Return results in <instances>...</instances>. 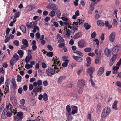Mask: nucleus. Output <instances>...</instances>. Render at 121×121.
I'll use <instances>...</instances> for the list:
<instances>
[{"label":"nucleus","instance_id":"obj_39","mask_svg":"<svg viewBox=\"0 0 121 121\" xmlns=\"http://www.w3.org/2000/svg\"><path fill=\"white\" fill-rule=\"evenodd\" d=\"M75 53L78 54L81 56L82 57L83 56V53L79 51H76L74 52Z\"/></svg>","mask_w":121,"mask_h":121},{"label":"nucleus","instance_id":"obj_60","mask_svg":"<svg viewBox=\"0 0 121 121\" xmlns=\"http://www.w3.org/2000/svg\"><path fill=\"white\" fill-rule=\"evenodd\" d=\"M96 35V34L95 32H94L92 33L91 35V37L92 38H94Z\"/></svg>","mask_w":121,"mask_h":121},{"label":"nucleus","instance_id":"obj_55","mask_svg":"<svg viewBox=\"0 0 121 121\" xmlns=\"http://www.w3.org/2000/svg\"><path fill=\"white\" fill-rule=\"evenodd\" d=\"M116 85L118 86L121 88V83L119 81H118L116 83Z\"/></svg>","mask_w":121,"mask_h":121},{"label":"nucleus","instance_id":"obj_31","mask_svg":"<svg viewBox=\"0 0 121 121\" xmlns=\"http://www.w3.org/2000/svg\"><path fill=\"white\" fill-rule=\"evenodd\" d=\"M17 53L20 55V58H22L24 54L23 51L21 50H19L18 51Z\"/></svg>","mask_w":121,"mask_h":121},{"label":"nucleus","instance_id":"obj_21","mask_svg":"<svg viewBox=\"0 0 121 121\" xmlns=\"http://www.w3.org/2000/svg\"><path fill=\"white\" fill-rule=\"evenodd\" d=\"M16 61L13 59V58H12L10 61V66L12 68L13 66L15 63H16Z\"/></svg>","mask_w":121,"mask_h":121},{"label":"nucleus","instance_id":"obj_57","mask_svg":"<svg viewBox=\"0 0 121 121\" xmlns=\"http://www.w3.org/2000/svg\"><path fill=\"white\" fill-rule=\"evenodd\" d=\"M12 114V112H7L6 115L8 117H10L11 116Z\"/></svg>","mask_w":121,"mask_h":121},{"label":"nucleus","instance_id":"obj_22","mask_svg":"<svg viewBox=\"0 0 121 121\" xmlns=\"http://www.w3.org/2000/svg\"><path fill=\"white\" fill-rule=\"evenodd\" d=\"M7 112L6 110L5 109L3 112L1 116V118L3 119H5L6 117V114L5 115L6 112Z\"/></svg>","mask_w":121,"mask_h":121},{"label":"nucleus","instance_id":"obj_58","mask_svg":"<svg viewBox=\"0 0 121 121\" xmlns=\"http://www.w3.org/2000/svg\"><path fill=\"white\" fill-rule=\"evenodd\" d=\"M0 72L1 73L4 74L5 73L4 69V68L2 67L0 69Z\"/></svg>","mask_w":121,"mask_h":121},{"label":"nucleus","instance_id":"obj_15","mask_svg":"<svg viewBox=\"0 0 121 121\" xmlns=\"http://www.w3.org/2000/svg\"><path fill=\"white\" fill-rule=\"evenodd\" d=\"M59 23L62 26H65V27H64V29H67V26L69 25V23L67 22H63L62 21H60L59 22Z\"/></svg>","mask_w":121,"mask_h":121},{"label":"nucleus","instance_id":"obj_6","mask_svg":"<svg viewBox=\"0 0 121 121\" xmlns=\"http://www.w3.org/2000/svg\"><path fill=\"white\" fill-rule=\"evenodd\" d=\"M119 49V47L118 45L114 47L112 50V53L115 55L116 54Z\"/></svg>","mask_w":121,"mask_h":121},{"label":"nucleus","instance_id":"obj_27","mask_svg":"<svg viewBox=\"0 0 121 121\" xmlns=\"http://www.w3.org/2000/svg\"><path fill=\"white\" fill-rule=\"evenodd\" d=\"M101 58L100 57H97L95 59V63L96 64H99L101 63Z\"/></svg>","mask_w":121,"mask_h":121},{"label":"nucleus","instance_id":"obj_59","mask_svg":"<svg viewBox=\"0 0 121 121\" xmlns=\"http://www.w3.org/2000/svg\"><path fill=\"white\" fill-rule=\"evenodd\" d=\"M65 44L64 43H60L58 46L60 48H62L64 46Z\"/></svg>","mask_w":121,"mask_h":121},{"label":"nucleus","instance_id":"obj_64","mask_svg":"<svg viewBox=\"0 0 121 121\" xmlns=\"http://www.w3.org/2000/svg\"><path fill=\"white\" fill-rule=\"evenodd\" d=\"M14 119L15 121H19L20 120V118L18 116H15L14 117Z\"/></svg>","mask_w":121,"mask_h":121},{"label":"nucleus","instance_id":"obj_23","mask_svg":"<svg viewBox=\"0 0 121 121\" xmlns=\"http://www.w3.org/2000/svg\"><path fill=\"white\" fill-rule=\"evenodd\" d=\"M95 53L97 55L100 56L101 55L102 51L101 50H98V48L96 49L95 50Z\"/></svg>","mask_w":121,"mask_h":121},{"label":"nucleus","instance_id":"obj_51","mask_svg":"<svg viewBox=\"0 0 121 121\" xmlns=\"http://www.w3.org/2000/svg\"><path fill=\"white\" fill-rule=\"evenodd\" d=\"M22 78L21 77L20 75H18L17 76V80L18 82H20L21 81Z\"/></svg>","mask_w":121,"mask_h":121},{"label":"nucleus","instance_id":"obj_11","mask_svg":"<svg viewBox=\"0 0 121 121\" xmlns=\"http://www.w3.org/2000/svg\"><path fill=\"white\" fill-rule=\"evenodd\" d=\"M42 81L41 80H39L37 81V82H34L33 85L34 86L36 87L38 85V87H39L40 85L42 84Z\"/></svg>","mask_w":121,"mask_h":121},{"label":"nucleus","instance_id":"obj_63","mask_svg":"<svg viewBox=\"0 0 121 121\" xmlns=\"http://www.w3.org/2000/svg\"><path fill=\"white\" fill-rule=\"evenodd\" d=\"M20 14V13L19 12H17L15 13V16L16 17H19Z\"/></svg>","mask_w":121,"mask_h":121},{"label":"nucleus","instance_id":"obj_16","mask_svg":"<svg viewBox=\"0 0 121 121\" xmlns=\"http://www.w3.org/2000/svg\"><path fill=\"white\" fill-rule=\"evenodd\" d=\"M73 57L74 59L78 62H81L82 61L83 59L81 57H78L75 56H73Z\"/></svg>","mask_w":121,"mask_h":121},{"label":"nucleus","instance_id":"obj_33","mask_svg":"<svg viewBox=\"0 0 121 121\" xmlns=\"http://www.w3.org/2000/svg\"><path fill=\"white\" fill-rule=\"evenodd\" d=\"M12 58H13L16 61H17L19 59V58L17 53H14L13 56V57Z\"/></svg>","mask_w":121,"mask_h":121},{"label":"nucleus","instance_id":"obj_18","mask_svg":"<svg viewBox=\"0 0 121 121\" xmlns=\"http://www.w3.org/2000/svg\"><path fill=\"white\" fill-rule=\"evenodd\" d=\"M47 8L49 9L56 10L57 9V8L54 4H51Z\"/></svg>","mask_w":121,"mask_h":121},{"label":"nucleus","instance_id":"obj_24","mask_svg":"<svg viewBox=\"0 0 121 121\" xmlns=\"http://www.w3.org/2000/svg\"><path fill=\"white\" fill-rule=\"evenodd\" d=\"M97 23L99 26H103L104 24V23L101 20H99L97 21Z\"/></svg>","mask_w":121,"mask_h":121},{"label":"nucleus","instance_id":"obj_13","mask_svg":"<svg viewBox=\"0 0 121 121\" xmlns=\"http://www.w3.org/2000/svg\"><path fill=\"white\" fill-rule=\"evenodd\" d=\"M85 85V82L84 80L83 79L80 80L78 81V86L83 87Z\"/></svg>","mask_w":121,"mask_h":121},{"label":"nucleus","instance_id":"obj_19","mask_svg":"<svg viewBox=\"0 0 121 121\" xmlns=\"http://www.w3.org/2000/svg\"><path fill=\"white\" fill-rule=\"evenodd\" d=\"M118 102L117 100L115 101L112 105V108L116 110H117V104Z\"/></svg>","mask_w":121,"mask_h":121},{"label":"nucleus","instance_id":"obj_17","mask_svg":"<svg viewBox=\"0 0 121 121\" xmlns=\"http://www.w3.org/2000/svg\"><path fill=\"white\" fill-rule=\"evenodd\" d=\"M78 110V108L75 106H73L72 107V113L74 115L77 113Z\"/></svg>","mask_w":121,"mask_h":121},{"label":"nucleus","instance_id":"obj_56","mask_svg":"<svg viewBox=\"0 0 121 121\" xmlns=\"http://www.w3.org/2000/svg\"><path fill=\"white\" fill-rule=\"evenodd\" d=\"M81 36L80 34L79 33H77L74 36V37L76 38H78Z\"/></svg>","mask_w":121,"mask_h":121},{"label":"nucleus","instance_id":"obj_3","mask_svg":"<svg viewBox=\"0 0 121 121\" xmlns=\"http://www.w3.org/2000/svg\"><path fill=\"white\" fill-rule=\"evenodd\" d=\"M78 24L76 22H73L72 27L69 25L67 26V28H70L71 29V32H74L75 31L77 30V28L78 27Z\"/></svg>","mask_w":121,"mask_h":121},{"label":"nucleus","instance_id":"obj_54","mask_svg":"<svg viewBox=\"0 0 121 121\" xmlns=\"http://www.w3.org/2000/svg\"><path fill=\"white\" fill-rule=\"evenodd\" d=\"M69 61H65V62L63 63L62 66L64 67H66Z\"/></svg>","mask_w":121,"mask_h":121},{"label":"nucleus","instance_id":"obj_45","mask_svg":"<svg viewBox=\"0 0 121 121\" xmlns=\"http://www.w3.org/2000/svg\"><path fill=\"white\" fill-rule=\"evenodd\" d=\"M47 55L48 57H52L53 55V54L52 52H49L47 53Z\"/></svg>","mask_w":121,"mask_h":121},{"label":"nucleus","instance_id":"obj_1","mask_svg":"<svg viewBox=\"0 0 121 121\" xmlns=\"http://www.w3.org/2000/svg\"><path fill=\"white\" fill-rule=\"evenodd\" d=\"M58 59L56 58V57L53 58L54 65H52L53 66H54V68L51 67H49L46 70V73L47 75L50 76H52L55 73V71L56 72H58L59 71V68L60 67V63L59 61H58Z\"/></svg>","mask_w":121,"mask_h":121},{"label":"nucleus","instance_id":"obj_2","mask_svg":"<svg viewBox=\"0 0 121 121\" xmlns=\"http://www.w3.org/2000/svg\"><path fill=\"white\" fill-rule=\"evenodd\" d=\"M110 111L111 109L109 107H105L103 110L101 114L102 117L103 118L107 117L109 115Z\"/></svg>","mask_w":121,"mask_h":121},{"label":"nucleus","instance_id":"obj_35","mask_svg":"<svg viewBox=\"0 0 121 121\" xmlns=\"http://www.w3.org/2000/svg\"><path fill=\"white\" fill-rule=\"evenodd\" d=\"M20 28L22 31L24 33L26 32V29L25 27L23 26H22L20 27Z\"/></svg>","mask_w":121,"mask_h":121},{"label":"nucleus","instance_id":"obj_42","mask_svg":"<svg viewBox=\"0 0 121 121\" xmlns=\"http://www.w3.org/2000/svg\"><path fill=\"white\" fill-rule=\"evenodd\" d=\"M4 79V77L2 76L0 77V86L3 84Z\"/></svg>","mask_w":121,"mask_h":121},{"label":"nucleus","instance_id":"obj_28","mask_svg":"<svg viewBox=\"0 0 121 121\" xmlns=\"http://www.w3.org/2000/svg\"><path fill=\"white\" fill-rule=\"evenodd\" d=\"M57 38L58 39V42L59 43L63 42L64 41V39L62 37L60 36L59 34L57 35Z\"/></svg>","mask_w":121,"mask_h":121},{"label":"nucleus","instance_id":"obj_61","mask_svg":"<svg viewBox=\"0 0 121 121\" xmlns=\"http://www.w3.org/2000/svg\"><path fill=\"white\" fill-rule=\"evenodd\" d=\"M100 17V15L99 14H95V19H97Z\"/></svg>","mask_w":121,"mask_h":121},{"label":"nucleus","instance_id":"obj_48","mask_svg":"<svg viewBox=\"0 0 121 121\" xmlns=\"http://www.w3.org/2000/svg\"><path fill=\"white\" fill-rule=\"evenodd\" d=\"M25 103V101L23 99L21 100L20 101V103L21 105H24Z\"/></svg>","mask_w":121,"mask_h":121},{"label":"nucleus","instance_id":"obj_62","mask_svg":"<svg viewBox=\"0 0 121 121\" xmlns=\"http://www.w3.org/2000/svg\"><path fill=\"white\" fill-rule=\"evenodd\" d=\"M28 8H30V10H31L33 9H34L35 8V7L34 6H31V5H29L28 6Z\"/></svg>","mask_w":121,"mask_h":121},{"label":"nucleus","instance_id":"obj_29","mask_svg":"<svg viewBox=\"0 0 121 121\" xmlns=\"http://www.w3.org/2000/svg\"><path fill=\"white\" fill-rule=\"evenodd\" d=\"M105 25L106 27H108V29H110L112 27V25H109V23L107 20L105 21Z\"/></svg>","mask_w":121,"mask_h":121},{"label":"nucleus","instance_id":"obj_10","mask_svg":"<svg viewBox=\"0 0 121 121\" xmlns=\"http://www.w3.org/2000/svg\"><path fill=\"white\" fill-rule=\"evenodd\" d=\"M104 68L103 67H100L97 72V74L99 76L101 75L104 73Z\"/></svg>","mask_w":121,"mask_h":121},{"label":"nucleus","instance_id":"obj_8","mask_svg":"<svg viewBox=\"0 0 121 121\" xmlns=\"http://www.w3.org/2000/svg\"><path fill=\"white\" fill-rule=\"evenodd\" d=\"M37 25L36 22H31L29 23H27L26 24V26L28 28H33Z\"/></svg>","mask_w":121,"mask_h":121},{"label":"nucleus","instance_id":"obj_30","mask_svg":"<svg viewBox=\"0 0 121 121\" xmlns=\"http://www.w3.org/2000/svg\"><path fill=\"white\" fill-rule=\"evenodd\" d=\"M67 30L65 31V33L66 35V36L67 37H69L70 35V31L69 29H66Z\"/></svg>","mask_w":121,"mask_h":121},{"label":"nucleus","instance_id":"obj_53","mask_svg":"<svg viewBox=\"0 0 121 121\" xmlns=\"http://www.w3.org/2000/svg\"><path fill=\"white\" fill-rule=\"evenodd\" d=\"M90 10L92 11L94 10V5L91 4L89 8Z\"/></svg>","mask_w":121,"mask_h":121},{"label":"nucleus","instance_id":"obj_47","mask_svg":"<svg viewBox=\"0 0 121 121\" xmlns=\"http://www.w3.org/2000/svg\"><path fill=\"white\" fill-rule=\"evenodd\" d=\"M55 14V11L53 10L50 13V16L51 17H54Z\"/></svg>","mask_w":121,"mask_h":121},{"label":"nucleus","instance_id":"obj_20","mask_svg":"<svg viewBox=\"0 0 121 121\" xmlns=\"http://www.w3.org/2000/svg\"><path fill=\"white\" fill-rule=\"evenodd\" d=\"M119 66L118 65H116V66L113 67V74L117 73V70L119 68Z\"/></svg>","mask_w":121,"mask_h":121},{"label":"nucleus","instance_id":"obj_41","mask_svg":"<svg viewBox=\"0 0 121 121\" xmlns=\"http://www.w3.org/2000/svg\"><path fill=\"white\" fill-rule=\"evenodd\" d=\"M84 51L85 52H89L91 51H92L93 50H91V49L90 48H85Z\"/></svg>","mask_w":121,"mask_h":121},{"label":"nucleus","instance_id":"obj_38","mask_svg":"<svg viewBox=\"0 0 121 121\" xmlns=\"http://www.w3.org/2000/svg\"><path fill=\"white\" fill-rule=\"evenodd\" d=\"M20 108L24 110L27 111V107H26L24 105H21L20 106Z\"/></svg>","mask_w":121,"mask_h":121},{"label":"nucleus","instance_id":"obj_25","mask_svg":"<svg viewBox=\"0 0 121 121\" xmlns=\"http://www.w3.org/2000/svg\"><path fill=\"white\" fill-rule=\"evenodd\" d=\"M86 60L87 61V63L86 64V66L87 67L89 66L91 62V59L89 57H88L87 58Z\"/></svg>","mask_w":121,"mask_h":121},{"label":"nucleus","instance_id":"obj_52","mask_svg":"<svg viewBox=\"0 0 121 121\" xmlns=\"http://www.w3.org/2000/svg\"><path fill=\"white\" fill-rule=\"evenodd\" d=\"M23 113L22 112H19L17 114V116L20 117H21L23 115Z\"/></svg>","mask_w":121,"mask_h":121},{"label":"nucleus","instance_id":"obj_36","mask_svg":"<svg viewBox=\"0 0 121 121\" xmlns=\"http://www.w3.org/2000/svg\"><path fill=\"white\" fill-rule=\"evenodd\" d=\"M84 20H82V19H78L76 22L77 24H79V25H80V24L84 23Z\"/></svg>","mask_w":121,"mask_h":121},{"label":"nucleus","instance_id":"obj_37","mask_svg":"<svg viewBox=\"0 0 121 121\" xmlns=\"http://www.w3.org/2000/svg\"><path fill=\"white\" fill-rule=\"evenodd\" d=\"M91 27L90 25L88 23H85L84 24V27L85 28L86 30H88L90 29Z\"/></svg>","mask_w":121,"mask_h":121},{"label":"nucleus","instance_id":"obj_7","mask_svg":"<svg viewBox=\"0 0 121 121\" xmlns=\"http://www.w3.org/2000/svg\"><path fill=\"white\" fill-rule=\"evenodd\" d=\"M67 113H66V115L68 117V118H69V115H70L71 114L70 113L71 111V108L69 105H67L66 108Z\"/></svg>","mask_w":121,"mask_h":121},{"label":"nucleus","instance_id":"obj_43","mask_svg":"<svg viewBox=\"0 0 121 121\" xmlns=\"http://www.w3.org/2000/svg\"><path fill=\"white\" fill-rule=\"evenodd\" d=\"M48 97L46 93H45L43 94V99L44 101H46L48 100Z\"/></svg>","mask_w":121,"mask_h":121},{"label":"nucleus","instance_id":"obj_5","mask_svg":"<svg viewBox=\"0 0 121 121\" xmlns=\"http://www.w3.org/2000/svg\"><path fill=\"white\" fill-rule=\"evenodd\" d=\"M78 46L80 48H83L86 46V43L84 41H79L78 43Z\"/></svg>","mask_w":121,"mask_h":121},{"label":"nucleus","instance_id":"obj_32","mask_svg":"<svg viewBox=\"0 0 121 121\" xmlns=\"http://www.w3.org/2000/svg\"><path fill=\"white\" fill-rule=\"evenodd\" d=\"M83 87L81 86H78L77 88V91L79 93H81L83 91Z\"/></svg>","mask_w":121,"mask_h":121},{"label":"nucleus","instance_id":"obj_12","mask_svg":"<svg viewBox=\"0 0 121 121\" xmlns=\"http://www.w3.org/2000/svg\"><path fill=\"white\" fill-rule=\"evenodd\" d=\"M115 34L114 32L112 33L109 36V40L111 42L114 41L115 38Z\"/></svg>","mask_w":121,"mask_h":121},{"label":"nucleus","instance_id":"obj_49","mask_svg":"<svg viewBox=\"0 0 121 121\" xmlns=\"http://www.w3.org/2000/svg\"><path fill=\"white\" fill-rule=\"evenodd\" d=\"M13 43L15 45L17 46H18L19 45V42L17 40H15L13 41Z\"/></svg>","mask_w":121,"mask_h":121},{"label":"nucleus","instance_id":"obj_9","mask_svg":"<svg viewBox=\"0 0 121 121\" xmlns=\"http://www.w3.org/2000/svg\"><path fill=\"white\" fill-rule=\"evenodd\" d=\"M117 57V55L116 54L114 55L113 57L111 59L109 62V65L111 66L115 62V60Z\"/></svg>","mask_w":121,"mask_h":121},{"label":"nucleus","instance_id":"obj_14","mask_svg":"<svg viewBox=\"0 0 121 121\" xmlns=\"http://www.w3.org/2000/svg\"><path fill=\"white\" fill-rule=\"evenodd\" d=\"M105 54L108 57H109L110 56V50L108 48H106L104 50Z\"/></svg>","mask_w":121,"mask_h":121},{"label":"nucleus","instance_id":"obj_4","mask_svg":"<svg viewBox=\"0 0 121 121\" xmlns=\"http://www.w3.org/2000/svg\"><path fill=\"white\" fill-rule=\"evenodd\" d=\"M95 70V69L94 67H91L88 68L86 70L87 72L90 75L91 78H92V74Z\"/></svg>","mask_w":121,"mask_h":121},{"label":"nucleus","instance_id":"obj_50","mask_svg":"<svg viewBox=\"0 0 121 121\" xmlns=\"http://www.w3.org/2000/svg\"><path fill=\"white\" fill-rule=\"evenodd\" d=\"M102 106L99 103L97 105V108L99 111L101 110V108H102Z\"/></svg>","mask_w":121,"mask_h":121},{"label":"nucleus","instance_id":"obj_46","mask_svg":"<svg viewBox=\"0 0 121 121\" xmlns=\"http://www.w3.org/2000/svg\"><path fill=\"white\" fill-rule=\"evenodd\" d=\"M117 22L116 20L115 19H114L112 23L113 26L114 27L116 26L117 25Z\"/></svg>","mask_w":121,"mask_h":121},{"label":"nucleus","instance_id":"obj_34","mask_svg":"<svg viewBox=\"0 0 121 121\" xmlns=\"http://www.w3.org/2000/svg\"><path fill=\"white\" fill-rule=\"evenodd\" d=\"M92 78H90L91 82V85L93 87L95 88L96 89H97V86H95V83L92 79Z\"/></svg>","mask_w":121,"mask_h":121},{"label":"nucleus","instance_id":"obj_26","mask_svg":"<svg viewBox=\"0 0 121 121\" xmlns=\"http://www.w3.org/2000/svg\"><path fill=\"white\" fill-rule=\"evenodd\" d=\"M22 43L26 47H28L29 46L27 41L25 39H23L22 41Z\"/></svg>","mask_w":121,"mask_h":121},{"label":"nucleus","instance_id":"obj_44","mask_svg":"<svg viewBox=\"0 0 121 121\" xmlns=\"http://www.w3.org/2000/svg\"><path fill=\"white\" fill-rule=\"evenodd\" d=\"M5 83L6 86H9L10 84V80L9 79H8L6 80Z\"/></svg>","mask_w":121,"mask_h":121},{"label":"nucleus","instance_id":"obj_40","mask_svg":"<svg viewBox=\"0 0 121 121\" xmlns=\"http://www.w3.org/2000/svg\"><path fill=\"white\" fill-rule=\"evenodd\" d=\"M39 27L37 26H35L34 27L33 29L32 30V32L34 33H35L37 30H39Z\"/></svg>","mask_w":121,"mask_h":121}]
</instances>
